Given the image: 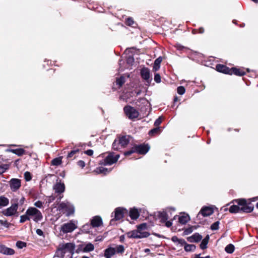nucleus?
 I'll return each mask as SVG.
<instances>
[{"label": "nucleus", "instance_id": "59", "mask_svg": "<svg viewBox=\"0 0 258 258\" xmlns=\"http://www.w3.org/2000/svg\"><path fill=\"white\" fill-rule=\"evenodd\" d=\"M85 153L88 156H92L93 154V151L92 150L89 149L86 151Z\"/></svg>", "mask_w": 258, "mask_h": 258}, {"label": "nucleus", "instance_id": "50", "mask_svg": "<svg viewBox=\"0 0 258 258\" xmlns=\"http://www.w3.org/2000/svg\"><path fill=\"white\" fill-rule=\"evenodd\" d=\"M154 80L157 83H160L161 82V77L160 75L159 74H156L154 76Z\"/></svg>", "mask_w": 258, "mask_h": 258}, {"label": "nucleus", "instance_id": "61", "mask_svg": "<svg viewBox=\"0 0 258 258\" xmlns=\"http://www.w3.org/2000/svg\"><path fill=\"white\" fill-rule=\"evenodd\" d=\"M175 47L176 48L178 49V50H182V49H183L184 48V46H182L181 45L179 44H177L175 45Z\"/></svg>", "mask_w": 258, "mask_h": 258}, {"label": "nucleus", "instance_id": "6", "mask_svg": "<svg viewBox=\"0 0 258 258\" xmlns=\"http://www.w3.org/2000/svg\"><path fill=\"white\" fill-rule=\"evenodd\" d=\"M77 222L71 220L68 223L63 224L60 229V232L63 234L71 233L77 228Z\"/></svg>", "mask_w": 258, "mask_h": 258}, {"label": "nucleus", "instance_id": "39", "mask_svg": "<svg viewBox=\"0 0 258 258\" xmlns=\"http://www.w3.org/2000/svg\"><path fill=\"white\" fill-rule=\"evenodd\" d=\"M16 246L19 248L22 249L24 247H25L27 245V244L26 242L22 241H18L16 242Z\"/></svg>", "mask_w": 258, "mask_h": 258}, {"label": "nucleus", "instance_id": "36", "mask_svg": "<svg viewBox=\"0 0 258 258\" xmlns=\"http://www.w3.org/2000/svg\"><path fill=\"white\" fill-rule=\"evenodd\" d=\"M122 147H120L119 143H118V140L115 139L112 144V148L114 150H119Z\"/></svg>", "mask_w": 258, "mask_h": 258}, {"label": "nucleus", "instance_id": "42", "mask_svg": "<svg viewBox=\"0 0 258 258\" xmlns=\"http://www.w3.org/2000/svg\"><path fill=\"white\" fill-rule=\"evenodd\" d=\"M160 132V129L159 127H155L151 130L150 131L149 134L150 135H154L156 134H158Z\"/></svg>", "mask_w": 258, "mask_h": 258}, {"label": "nucleus", "instance_id": "52", "mask_svg": "<svg viewBox=\"0 0 258 258\" xmlns=\"http://www.w3.org/2000/svg\"><path fill=\"white\" fill-rule=\"evenodd\" d=\"M126 23L127 25L131 26L134 24V21L132 18H128L127 19Z\"/></svg>", "mask_w": 258, "mask_h": 258}, {"label": "nucleus", "instance_id": "2", "mask_svg": "<svg viewBox=\"0 0 258 258\" xmlns=\"http://www.w3.org/2000/svg\"><path fill=\"white\" fill-rule=\"evenodd\" d=\"M75 244L73 243L68 242L59 244L55 252L54 256L63 258L66 253L72 255L75 252Z\"/></svg>", "mask_w": 258, "mask_h": 258}, {"label": "nucleus", "instance_id": "13", "mask_svg": "<svg viewBox=\"0 0 258 258\" xmlns=\"http://www.w3.org/2000/svg\"><path fill=\"white\" fill-rule=\"evenodd\" d=\"M0 253L5 255H13L15 250L11 248L8 247L4 245L0 244Z\"/></svg>", "mask_w": 258, "mask_h": 258}, {"label": "nucleus", "instance_id": "62", "mask_svg": "<svg viewBox=\"0 0 258 258\" xmlns=\"http://www.w3.org/2000/svg\"><path fill=\"white\" fill-rule=\"evenodd\" d=\"M172 222L170 221H167L166 222L165 225L167 227H170L172 225Z\"/></svg>", "mask_w": 258, "mask_h": 258}, {"label": "nucleus", "instance_id": "18", "mask_svg": "<svg viewBox=\"0 0 258 258\" xmlns=\"http://www.w3.org/2000/svg\"><path fill=\"white\" fill-rule=\"evenodd\" d=\"M118 141L121 147L124 148L130 142V136H123L118 138Z\"/></svg>", "mask_w": 258, "mask_h": 258}, {"label": "nucleus", "instance_id": "7", "mask_svg": "<svg viewBox=\"0 0 258 258\" xmlns=\"http://www.w3.org/2000/svg\"><path fill=\"white\" fill-rule=\"evenodd\" d=\"M12 205L3 212V214L6 216H12L17 213L18 203L17 200H12Z\"/></svg>", "mask_w": 258, "mask_h": 258}, {"label": "nucleus", "instance_id": "64", "mask_svg": "<svg viewBox=\"0 0 258 258\" xmlns=\"http://www.w3.org/2000/svg\"><path fill=\"white\" fill-rule=\"evenodd\" d=\"M54 200V197H49V203L51 202Z\"/></svg>", "mask_w": 258, "mask_h": 258}, {"label": "nucleus", "instance_id": "38", "mask_svg": "<svg viewBox=\"0 0 258 258\" xmlns=\"http://www.w3.org/2000/svg\"><path fill=\"white\" fill-rule=\"evenodd\" d=\"M9 168V165L7 164H2L0 165V174H2L5 172Z\"/></svg>", "mask_w": 258, "mask_h": 258}, {"label": "nucleus", "instance_id": "55", "mask_svg": "<svg viewBox=\"0 0 258 258\" xmlns=\"http://www.w3.org/2000/svg\"><path fill=\"white\" fill-rule=\"evenodd\" d=\"M140 100L142 104H144L145 106H148L149 102L146 99H145V98H142L140 99Z\"/></svg>", "mask_w": 258, "mask_h": 258}, {"label": "nucleus", "instance_id": "46", "mask_svg": "<svg viewBox=\"0 0 258 258\" xmlns=\"http://www.w3.org/2000/svg\"><path fill=\"white\" fill-rule=\"evenodd\" d=\"M12 200H17L18 206L19 205H23L24 204L25 201V198L23 197H22L20 199H19L18 198H16L13 199Z\"/></svg>", "mask_w": 258, "mask_h": 258}, {"label": "nucleus", "instance_id": "14", "mask_svg": "<svg viewBox=\"0 0 258 258\" xmlns=\"http://www.w3.org/2000/svg\"><path fill=\"white\" fill-rule=\"evenodd\" d=\"M213 212L214 211L212 208L210 207H205L202 208L198 214V216L201 214L204 217L209 216L211 215Z\"/></svg>", "mask_w": 258, "mask_h": 258}, {"label": "nucleus", "instance_id": "28", "mask_svg": "<svg viewBox=\"0 0 258 258\" xmlns=\"http://www.w3.org/2000/svg\"><path fill=\"white\" fill-rule=\"evenodd\" d=\"M8 151L15 154L19 156L23 155L25 152V150L22 148L16 149H9L8 150Z\"/></svg>", "mask_w": 258, "mask_h": 258}, {"label": "nucleus", "instance_id": "10", "mask_svg": "<svg viewBox=\"0 0 258 258\" xmlns=\"http://www.w3.org/2000/svg\"><path fill=\"white\" fill-rule=\"evenodd\" d=\"M149 235V233H141L136 230L130 231L127 233V236L130 238H143L147 237Z\"/></svg>", "mask_w": 258, "mask_h": 258}, {"label": "nucleus", "instance_id": "32", "mask_svg": "<svg viewBox=\"0 0 258 258\" xmlns=\"http://www.w3.org/2000/svg\"><path fill=\"white\" fill-rule=\"evenodd\" d=\"M189 220V217L188 215H182L179 217V222L185 224Z\"/></svg>", "mask_w": 258, "mask_h": 258}, {"label": "nucleus", "instance_id": "40", "mask_svg": "<svg viewBox=\"0 0 258 258\" xmlns=\"http://www.w3.org/2000/svg\"><path fill=\"white\" fill-rule=\"evenodd\" d=\"M61 163V160L59 158H56L51 161V164L54 166L59 165Z\"/></svg>", "mask_w": 258, "mask_h": 258}, {"label": "nucleus", "instance_id": "23", "mask_svg": "<svg viewBox=\"0 0 258 258\" xmlns=\"http://www.w3.org/2000/svg\"><path fill=\"white\" fill-rule=\"evenodd\" d=\"M111 171V169H109L107 168L103 167H99L94 171L97 174H103L104 175L107 174Z\"/></svg>", "mask_w": 258, "mask_h": 258}, {"label": "nucleus", "instance_id": "35", "mask_svg": "<svg viewBox=\"0 0 258 258\" xmlns=\"http://www.w3.org/2000/svg\"><path fill=\"white\" fill-rule=\"evenodd\" d=\"M225 251L228 253H232L234 250V246L232 244L227 245L225 248Z\"/></svg>", "mask_w": 258, "mask_h": 258}, {"label": "nucleus", "instance_id": "34", "mask_svg": "<svg viewBox=\"0 0 258 258\" xmlns=\"http://www.w3.org/2000/svg\"><path fill=\"white\" fill-rule=\"evenodd\" d=\"M159 216L163 222H165L169 218L167 213L165 212L159 213Z\"/></svg>", "mask_w": 258, "mask_h": 258}, {"label": "nucleus", "instance_id": "49", "mask_svg": "<svg viewBox=\"0 0 258 258\" xmlns=\"http://www.w3.org/2000/svg\"><path fill=\"white\" fill-rule=\"evenodd\" d=\"M162 117L161 116L159 117L155 120V121L154 122V125L157 126V127L158 126L161 124V123L162 122Z\"/></svg>", "mask_w": 258, "mask_h": 258}, {"label": "nucleus", "instance_id": "12", "mask_svg": "<svg viewBox=\"0 0 258 258\" xmlns=\"http://www.w3.org/2000/svg\"><path fill=\"white\" fill-rule=\"evenodd\" d=\"M141 76L142 78L147 82H149L150 81V73L148 68H143L141 70Z\"/></svg>", "mask_w": 258, "mask_h": 258}, {"label": "nucleus", "instance_id": "58", "mask_svg": "<svg viewBox=\"0 0 258 258\" xmlns=\"http://www.w3.org/2000/svg\"><path fill=\"white\" fill-rule=\"evenodd\" d=\"M90 227V225L89 224H86L83 226V229L84 231H85L86 232H88V228Z\"/></svg>", "mask_w": 258, "mask_h": 258}, {"label": "nucleus", "instance_id": "4", "mask_svg": "<svg viewBox=\"0 0 258 258\" xmlns=\"http://www.w3.org/2000/svg\"><path fill=\"white\" fill-rule=\"evenodd\" d=\"M26 213L30 219H32L36 222L40 221L43 218L42 213L37 209L34 207H29L27 210Z\"/></svg>", "mask_w": 258, "mask_h": 258}, {"label": "nucleus", "instance_id": "16", "mask_svg": "<svg viewBox=\"0 0 258 258\" xmlns=\"http://www.w3.org/2000/svg\"><path fill=\"white\" fill-rule=\"evenodd\" d=\"M125 209L121 208H117L114 211V219L115 220H119L122 219L124 215V211Z\"/></svg>", "mask_w": 258, "mask_h": 258}, {"label": "nucleus", "instance_id": "54", "mask_svg": "<svg viewBox=\"0 0 258 258\" xmlns=\"http://www.w3.org/2000/svg\"><path fill=\"white\" fill-rule=\"evenodd\" d=\"M36 232L37 234V235H38L39 236H43V237H44V235L43 232L41 229H36Z\"/></svg>", "mask_w": 258, "mask_h": 258}, {"label": "nucleus", "instance_id": "56", "mask_svg": "<svg viewBox=\"0 0 258 258\" xmlns=\"http://www.w3.org/2000/svg\"><path fill=\"white\" fill-rule=\"evenodd\" d=\"M77 164L81 168H84L85 166V163L82 160L79 161L77 163Z\"/></svg>", "mask_w": 258, "mask_h": 258}, {"label": "nucleus", "instance_id": "9", "mask_svg": "<svg viewBox=\"0 0 258 258\" xmlns=\"http://www.w3.org/2000/svg\"><path fill=\"white\" fill-rule=\"evenodd\" d=\"M119 157L118 154L114 155L112 153H109L104 159V161L101 164L104 165H110L115 163Z\"/></svg>", "mask_w": 258, "mask_h": 258}, {"label": "nucleus", "instance_id": "30", "mask_svg": "<svg viewBox=\"0 0 258 258\" xmlns=\"http://www.w3.org/2000/svg\"><path fill=\"white\" fill-rule=\"evenodd\" d=\"M9 204V200L7 198L3 196L0 197V207H6Z\"/></svg>", "mask_w": 258, "mask_h": 258}, {"label": "nucleus", "instance_id": "26", "mask_svg": "<svg viewBox=\"0 0 258 258\" xmlns=\"http://www.w3.org/2000/svg\"><path fill=\"white\" fill-rule=\"evenodd\" d=\"M130 216L131 219L133 220L138 219L139 216V213L138 210L136 208L131 209L130 212Z\"/></svg>", "mask_w": 258, "mask_h": 258}, {"label": "nucleus", "instance_id": "51", "mask_svg": "<svg viewBox=\"0 0 258 258\" xmlns=\"http://www.w3.org/2000/svg\"><path fill=\"white\" fill-rule=\"evenodd\" d=\"M193 231V228L192 227L186 228L184 230V233L185 235H188L191 233Z\"/></svg>", "mask_w": 258, "mask_h": 258}, {"label": "nucleus", "instance_id": "5", "mask_svg": "<svg viewBox=\"0 0 258 258\" xmlns=\"http://www.w3.org/2000/svg\"><path fill=\"white\" fill-rule=\"evenodd\" d=\"M58 208L67 216H70L74 214L75 208L74 206L68 202H63L59 204Z\"/></svg>", "mask_w": 258, "mask_h": 258}, {"label": "nucleus", "instance_id": "22", "mask_svg": "<svg viewBox=\"0 0 258 258\" xmlns=\"http://www.w3.org/2000/svg\"><path fill=\"white\" fill-rule=\"evenodd\" d=\"M232 74H234L239 76H242L245 74V72L243 69L232 68L231 69L230 75Z\"/></svg>", "mask_w": 258, "mask_h": 258}, {"label": "nucleus", "instance_id": "37", "mask_svg": "<svg viewBox=\"0 0 258 258\" xmlns=\"http://www.w3.org/2000/svg\"><path fill=\"white\" fill-rule=\"evenodd\" d=\"M79 152V150L78 149L73 150L71 151L68 155L67 158H72L75 157V155Z\"/></svg>", "mask_w": 258, "mask_h": 258}, {"label": "nucleus", "instance_id": "17", "mask_svg": "<svg viewBox=\"0 0 258 258\" xmlns=\"http://www.w3.org/2000/svg\"><path fill=\"white\" fill-rule=\"evenodd\" d=\"M216 70L217 71L225 74L230 75L231 73V69L223 64H217L216 66Z\"/></svg>", "mask_w": 258, "mask_h": 258}, {"label": "nucleus", "instance_id": "43", "mask_svg": "<svg viewBox=\"0 0 258 258\" xmlns=\"http://www.w3.org/2000/svg\"><path fill=\"white\" fill-rule=\"evenodd\" d=\"M124 78L123 77H121L119 78H117L116 81V84L119 86H121L124 83Z\"/></svg>", "mask_w": 258, "mask_h": 258}, {"label": "nucleus", "instance_id": "19", "mask_svg": "<svg viewBox=\"0 0 258 258\" xmlns=\"http://www.w3.org/2000/svg\"><path fill=\"white\" fill-rule=\"evenodd\" d=\"M102 224V219L99 216H95L91 220V224L93 227H98Z\"/></svg>", "mask_w": 258, "mask_h": 258}, {"label": "nucleus", "instance_id": "3", "mask_svg": "<svg viewBox=\"0 0 258 258\" xmlns=\"http://www.w3.org/2000/svg\"><path fill=\"white\" fill-rule=\"evenodd\" d=\"M150 147L148 145H140L134 146L131 150L124 153L125 156H129L134 153L140 154H145L149 150Z\"/></svg>", "mask_w": 258, "mask_h": 258}, {"label": "nucleus", "instance_id": "63", "mask_svg": "<svg viewBox=\"0 0 258 258\" xmlns=\"http://www.w3.org/2000/svg\"><path fill=\"white\" fill-rule=\"evenodd\" d=\"M178 239H179V238L176 236H173L172 237V241H173L174 242H177V241H178Z\"/></svg>", "mask_w": 258, "mask_h": 258}, {"label": "nucleus", "instance_id": "53", "mask_svg": "<svg viewBox=\"0 0 258 258\" xmlns=\"http://www.w3.org/2000/svg\"><path fill=\"white\" fill-rule=\"evenodd\" d=\"M177 243L180 244L181 245H184V246L186 244V241L183 239H179L178 241H177Z\"/></svg>", "mask_w": 258, "mask_h": 258}, {"label": "nucleus", "instance_id": "48", "mask_svg": "<svg viewBox=\"0 0 258 258\" xmlns=\"http://www.w3.org/2000/svg\"><path fill=\"white\" fill-rule=\"evenodd\" d=\"M34 205L37 208H41L43 207V203L40 201H37L34 204Z\"/></svg>", "mask_w": 258, "mask_h": 258}, {"label": "nucleus", "instance_id": "60", "mask_svg": "<svg viewBox=\"0 0 258 258\" xmlns=\"http://www.w3.org/2000/svg\"><path fill=\"white\" fill-rule=\"evenodd\" d=\"M194 258H211V257L209 255L206 256L205 257H202L201 256L200 254H196Z\"/></svg>", "mask_w": 258, "mask_h": 258}, {"label": "nucleus", "instance_id": "33", "mask_svg": "<svg viewBox=\"0 0 258 258\" xmlns=\"http://www.w3.org/2000/svg\"><path fill=\"white\" fill-rule=\"evenodd\" d=\"M196 246L194 244L186 243L184 247V250L187 252L193 251L196 249Z\"/></svg>", "mask_w": 258, "mask_h": 258}, {"label": "nucleus", "instance_id": "25", "mask_svg": "<svg viewBox=\"0 0 258 258\" xmlns=\"http://www.w3.org/2000/svg\"><path fill=\"white\" fill-rule=\"evenodd\" d=\"M162 61V58L161 56L159 57L155 60L153 67V70L154 71L156 72L159 69Z\"/></svg>", "mask_w": 258, "mask_h": 258}, {"label": "nucleus", "instance_id": "44", "mask_svg": "<svg viewBox=\"0 0 258 258\" xmlns=\"http://www.w3.org/2000/svg\"><path fill=\"white\" fill-rule=\"evenodd\" d=\"M219 222L216 221L213 223L211 226V229L212 230H216L219 229Z\"/></svg>", "mask_w": 258, "mask_h": 258}, {"label": "nucleus", "instance_id": "24", "mask_svg": "<svg viewBox=\"0 0 258 258\" xmlns=\"http://www.w3.org/2000/svg\"><path fill=\"white\" fill-rule=\"evenodd\" d=\"M114 249L115 250V254H122L124 253L125 248L122 245H113Z\"/></svg>", "mask_w": 258, "mask_h": 258}, {"label": "nucleus", "instance_id": "20", "mask_svg": "<svg viewBox=\"0 0 258 258\" xmlns=\"http://www.w3.org/2000/svg\"><path fill=\"white\" fill-rule=\"evenodd\" d=\"M115 254V250L113 246H109L105 249L104 255L105 258H111Z\"/></svg>", "mask_w": 258, "mask_h": 258}, {"label": "nucleus", "instance_id": "31", "mask_svg": "<svg viewBox=\"0 0 258 258\" xmlns=\"http://www.w3.org/2000/svg\"><path fill=\"white\" fill-rule=\"evenodd\" d=\"M147 228V224L146 223H142L137 226V229H136V231H138L141 233H149L148 232L145 231Z\"/></svg>", "mask_w": 258, "mask_h": 258}, {"label": "nucleus", "instance_id": "29", "mask_svg": "<svg viewBox=\"0 0 258 258\" xmlns=\"http://www.w3.org/2000/svg\"><path fill=\"white\" fill-rule=\"evenodd\" d=\"M209 240V236L207 235L202 241L200 244V248L202 249H205L207 247V244Z\"/></svg>", "mask_w": 258, "mask_h": 258}, {"label": "nucleus", "instance_id": "41", "mask_svg": "<svg viewBox=\"0 0 258 258\" xmlns=\"http://www.w3.org/2000/svg\"><path fill=\"white\" fill-rule=\"evenodd\" d=\"M27 220H30V219H29L27 213L26 212L25 214L20 216V222L21 223H23Z\"/></svg>", "mask_w": 258, "mask_h": 258}, {"label": "nucleus", "instance_id": "1", "mask_svg": "<svg viewBox=\"0 0 258 258\" xmlns=\"http://www.w3.org/2000/svg\"><path fill=\"white\" fill-rule=\"evenodd\" d=\"M238 206L232 205L229 208V212L231 213H250L253 210V207L247 205L245 199H238L236 201Z\"/></svg>", "mask_w": 258, "mask_h": 258}, {"label": "nucleus", "instance_id": "11", "mask_svg": "<svg viewBox=\"0 0 258 258\" xmlns=\"http://www.w3.org/2000/svg\"><path fill=\"white\" fill-rule=\"evenodd\" d=\"M9 182L10 188L13 191H16L21 186V180L18 178H12Z\"/></svg>", "mask_w": 258, "mask_h": 258}, {"label": "nucleus", "instance_id": "15", "mask_svg": "<svg viewBox=\"0 0 258 258\" xmlns=\"http://www.w3.org/2000/svg\"><path fill=\"white\" fill-rule=\"evenodd\" d=\"M53 188L55 190V192L61 194L64 192L65 185L63 183H61L60 181H59V182H57L53 185Z\"/></svg>", "mask_w": 258, "mask_h": 258}, {"label": "nucleus", "instance_id": "47", "mask_svg": "<svg viewBox=\"0 0 258 258\" xmlns=\"http://www.w3.org/2000/svg\"><path fill=\"white\" fill-rule=\"evenodd\" d=\"M24 177L26 181H30L32 179L31 173L28 171L25 172Z\"/></svg>", "mask_w": 258, "mask_h": 258}, {"label": "nucleus", "instance_id": "27", "mask_svg": "<svg viewBox=\"0 0 258 258\" xmlns=\"http://www.w3.org/2000/svg\"><path fill=\"white\" fill-rule=\"evenodd\" d=\"M94 249V246L91 243H87L83 245V251L84 252L92 251Z\"/></svg>", "mask_w": 258, "mask_h": 258}, {"label": "nucleus", "instance_id": "8", "mask_svg": "<svg viewBox=\"0 0 258 258\" xmlns=\"http://www.w3.org/2000/svg\"><path fill=\"white\" fill-rule=\"evenodd\" d=\"M125 115L130 119H134L138 117L139 113L138 111L133 107L127 105L123 108Z\"/></svg>", "mask_w": 258, "mask_h": 258}, {"label": "nucleus", "instance_id": "21", "mask_svg": "<svg viewBox=\"0 0 258 258\" xmlns=\"http://www.w3.org/2000/svg\"><path fill=\"white\" fill-rule=\"evenodd\" d=\"M202 236L198 233H196L192 236L187 238V240L190 242H198L201 240Z\"/></svg>", "mask_w": 258, "mask_h": 258}, {"label": "nucleus", "instance_id": "45", "mask_svg": "<svg viewBox=\"0 0 258 258\" xmlns=\"http://www.w3.org/2000/svg\"><path fill=\"white\" fill-rule=\"evenodd\" d=\"M177 93L180 95H183L185 91V89L183 86H179L177 89Z\"/></svg>", "mask_w": 258, "mask_h": 258}, {"label": "nucleus", "instance_id": "57", "mask_svg": "<svg viewBox=\"0 0 258 258\" xmlns=\"http://www.w3.org/2000/svg\"><path fill=\"white\" fill-rule=\"evenodd\" d=\"M0 223L2 225H4L5 227H8L9 224H8V222L7 221H4V220H0Z\"/></svg>", "mask_w": 258, "mask_h": 258}]
</instances>
